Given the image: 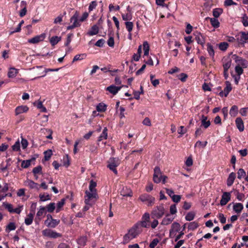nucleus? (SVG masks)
I'll return each instance as SVG.
<instances>
[{"mask_svg": "<svg viewBox=\"0 0 248 248\" xmlns=\"http://www.w3.org/2000/svg\"><path fill=\"white\" fill-rule=\"evenodd\" d=\"M226 87L224 89V96L227 97L232 90L231 83L229 81L225 82Z\"/></svg>", "mask_w": 248, "mask_h": 248, "instance_id": "nucleus-24", "label": "nucleus"}, {"mask_svg": "<svg viewBox=\"0 0 248 248\" xmlns=\"http://www.w3.org/2000/svg\"><path fill=\"white\" fill-rule=\"evenodd\" d=\"M39 198H40V201H41L42 202H45V201H46L47 200H49L50 199V196L48 194H40L39 195Z\"/></svg>", "mask_w": 248, "mask_h": 248, "instance_id": "nucleus-54", "label": "nucleus"}, {"mask_svg": "<svg viewBox=\"0 0 248 248\" xmlns=\"http://www.w3.org/2000/svg\"><path fill=\"white\" fill-rule=\"evenodd\" d=\"M235 71L237 74V76H240L243 73V68L239 65H236L235 67Z\"/></svg>", "mask_w": 248, "mask_h": 248, "instance_id": "nucleus-62", "label": "nucleus"}, {"mask_svg": "<svg viewBox=\"0 0 248 248\" xmlns=\"http://www.w3.org/2000/svg\"><path fill=\"white\" fill-rule=\"evenodd\" d=\"M233 211L236 213L237 214H239L241 212L242 210L244 208V206L242 203L238 202V203H233Z\"/></svg>", "mask_w": 248, "mask_h": 248, "instance_id": "nucleus-21", "label": "nucleus"}, {"mask_svg": "<svg viewBox=\"0 0 248 248\" xmlns=\"http://www.w3.org/2000/svg\"><path fill=\"white\" fill-rule=\"evenodd\" d=\"M99 29L97 25H94L92 26L91 30L88 32V34L90 36L96 35L98 33Z\"/></svg>", "mask_w": 248, "mask_h": 248, "instance_id": "nucleus-33", "label": "nucleus"}, {"mask_svg": "<svg viewBox=\"0 0 248 248\" xmlns=\"http://www.w3.org/2000/svg\"><path fill=\"white\" fill-rule=\"evenodd\" d=\"M235 195L236 196V198L239 201H244L245 195L243 193H240L238 190H236Z\"/></svg>", "mask_w": 248, "mask_h": 248, "instance_id": "nucleus-60", "label": "nucleus"}, {"mask_svg": "<svg viewBox=\"0 0 248 248\" xmlns=\"http://www.w3.org/2000/svg\"><path fill=\"white\" fill-rule=\"evenodd\" d=\"M16 75V69L14 67H11L9 68L8 76L9 78H14Z\"/></svg>", "mask_w": 248, "mask_h": 248, "instance_id": "nucleus-56", "label": "nucleus"}, {"mask_svg": "<svg viewBox=\"0 0 248 248\" xmlns=\"http://www.w3.org/2000/svg\"><path fill=\"white\" fill-rule=\"evenodd\" d=\"M223 13V9L221 8H215L213 10V15L214 18H218Z\"/></svg>", "mask_w": 248, "mask_h": 248, "instance_id": "nucleus-35", "label": "nucleus"}, {"mask_svg": "<svg viewBox=\"0 0 248 248\" xmlns=\"http://www.w3.org/2000/svg\"><path fill=\"white\" fill-rule=\"evenodd\" d=\"M46 213V207L41 206L40 207V209H39V211L37 212L36 216H37V217H38L39 220H41V218L40 217L43 216V215Z\"/></svg>", "mask_w": 248, "mask_h": 248, "instance_id": "nucleus-34", "label": "nucleus"}, {"mask_svg": "<svg viewBox=\"0 0 248 248\" xmlns=\"http://www.w3.org/2000/svg\"><path fill=\"white\" fill-rule=\"evenodd\" d=\"M207 50L209 53V55L211 57L213 58L214 56V55H215V51H214V49L213 48V46L210 43H207Z\"/></svg>", "mask_w": 248, "mask_h": 248, "instance_id": "nucleus-37", "label": "nucleus"}, {"mask_svg": "<svg viewBox=\"0 0 248 248\" xmlns=\"http://www.w3.org/2000/svg\"><path fill=\"white\" fill-rule=\"evenodd\" d=\"M97 184L93 180H92L90 182L89 184V190L91 192L96 191L95 187L96 186Z\"/></svg>", "mask_w": 248, "mask_h": 248, "instance_id": "nucleus-45", "label": "nucleus"}, {"mask_svg": "<svg viewBox=\"0 0 248 248\" xmlns=\"http://www.w3.org/2000/svg\"><path fill=\"white\" fill-rule=\"evenodd\" d=\"M16 229V224L14 222L10 223L7 226L5 229L6 232H9L11 231H13Z\"/></svg>", "mask_w": 248, "mask_h": 248, "instance_id": "nucleus-44", "label": "nucleus"}, {"mask_svg": "<svg viewBox=\"0 0 248 248\" xmlns=\"http://www.w3.org/2000/svg\"><path fill=\"white\" fill-rule=\"evenodd\" d=\"M61 40V37L57 36H52L50 39V43L52 46H55Z\"/></svg>", "mask_w": 248, "mask_h": 248, "instance_id": "nucleus-41", "label": "nucleus"}, {"mask_svg": "<svg viewBox=\"0 0 248 248\" xmlns=\"http://www.w3.org/2000/svg\"><path fill=\"white\" fill-rule=\"evenodd\" d=\"M47 219L45 221V224L49 228H55L60 222L59 219H54L50 214L46 215Z\"/></svg>", "mask_w": 248, "mask_h": 248, "instance_id": "nucleus-4", "label": "nucleus"}, {"mask_svg": "<svg viewBox=\"0 0 248 248\" xmlns=\"http://www.w3.org/2000/svg\"><path fill=\"white\" fill-rule=\"evenodd\" d=\"M97 2L96 1H92L90 3V5H89V12H91L92 11H93V9H94L97 6Z\"/></svg>", "mask_w": 248, "mask_h": 248, "instance_id": "nucleus-63", "label": "nucleus"}, {"mask_svg": "<svg viewBox=\"0 0 248 248\" xmlns=\"http://www.w3.org/2000/svg\"><path fill=\"white\" fill-rule=\"evenodd\" d=\"M228 46H229V45H228V43L223 42L220 43L219 44L218 47H219V49H220L221 50L225 51L227 49Z\"/></svg>", "mask_w": 248, "mask_h": 248, "instance_id": "nucleus-55", "label": "nucleus"}, {"mask_svg": "<svg viewBox=\"0 0 248 248\" xmlns=\"http://www.w3.org/2000/svg\"><path fill=\"white\" fill-rule=\"evenodd\" d=\"M44 159L46 161H48L52 155L51 150H48L44 152Z\"/></svg>", "mask_w": 248, "mask_h": 248, "instance_id": "nucleus-48", "label": "nucleus"}, {"mask_svg": "<svg viewBox=\"0 0 248 248\" xmlns=\"http://www.w3.org/2000/svg\"><path fill=\"white\" fill-rule=\"evenodd\" d=\"M86 56L85 54L76 55L73 58L72 62H74L78 60H81Z\"/></svg>", "mask_w": 248, "mask_h": 248, "instance_id": "nucleus-58", "label": "nucleus"}, {"mask_svg": "<svg viewBox=\"0 0 248 248\" xmlns=\"http://www.w3.org/2000/svg\"><path fill=\"white\" fill-rule=\"evenodd\" d=\"M46 210L49 213H52L56 208L55 203L51 202L48 205H47L46 207Z\"/></svg>", "mask_w": 248, "mask_h": 248, "instance_id": "nucleus-36", "label": "nucleus"}, {"mask_svg": "<svg viewBox=\"0 0 248 248\" xmlns=\"http://www.w3.org/2000/svg\"><path fill=\"white\" fill-rule=\"evenodd\" d=\"M112 19L115 23V25L117 28V35L118 37H119V31L120 30V26H119V21L118 20L117 18L115 16H113Z\"/></svg>", "mask_w": 248, "mask_h": 248, "instance_id": "nucleus-52", "label": "nucleus"}, {"mask_svg": "<svg viewBox=\"0 0 248 248\" xmlns=\"http://www.w3.org/2000/svg\"><path fill=\"white\" fill-rule=\"evenodd\" d=\"M236 37L239 45L244 46L245 44L248 41V32L241 31L240 35L236 36Z\"/></svg>", "mask_w": 248, "mask_h": 248, "instance_id": "nucleus-7", "label": "nucleus"}, {"mask_svg": "<svg viewBox=\"0 0 248 248\" xmlns=\"http://www.w3.org/2000/svg\"><path fill=\"white\" fill-rule=\"evenodd\" d=\"M237 128L240 132H242L244 130V125L243 120L240 117H237L235 121Z\"/></svg>", "mask_w": 248, "mask_h": 248, "instance_id": "nucleus-19", "label": "nucleus"}, {"mask_svg": "<svg viewBox=\"0 0 248 248\" xmlns=\"http://www.w3.org/2000/svg\"><path fill=\"white\" fill-rule=\"evenodd\" d=\"M232 63V60L231 59H229L226 62L223 63V69L226 71H228V69L230 68Z\"/></svg>", "mask_w": 248, "mask_h": 248, "instance_id": "nucleus-59", "label": "nucleus"}, {"mask_svg": "<svg viewBox=\"0 0 248 248\" xmlns=\"http://www.w3.org/2000/svg\"><path fill=\"white\" fill-rule=\"evenodd\" d=\"M29 109L27 106L22 105L16 107V122H19L24 119V116L19 114L27 112Z\"/></svg>", "mask_w": 248, "mask_h": 248, "instance_id": "nucleus-5", "label": "nucleus"}, {"mask_svg": "<svg viewBox=\"0 0 248 248\" xmlns=\"http://www.w3.org/2000/svg\"><path fill=\"white\" fill-rule=\"evenodd\" d=\"M45 38V34H41L39 35L35 36V37L29 39L28 42L31 44H37L44 40Z\"/></svg>", "mask_w": 248, "mask_h": 248, "instance_id": "nucleus-15", "label": "nucleus"}, {"mask_svg": "<svg viewBox=\"0 0 248 248\" xmlns=\"http://www.w3.org/2000/svg\"><path fill=\"white\" fill-rule=\"evenodd\" d=\"M238 112V108L236 105H233L230 110V114L232 117H235Z\"/></svg>", "mask_w": 248, "mask_h": 248, "instance_id": "nucleus-29", "label": "nucleus"}, {"mask_svg": "<svg viewBox=\"0 0 248 248\" xmlns=\"http://www.w3.org/2000/svg\"><path fill=\"white\" fill-rule=\"evenodd\" d=\"M207 117L202 115L201 126H203L205 129L207 128L211 124L210 121L209 120L207 121Z\"/></svg>", "mask_w": 248, "mask_h": 248, "instance_id": "nucleus-27", "label": "nucleus"}, {"mask_svg": "<svg viewBox=\"0 0 248 248\" xmlns=\"http://www.w3.org/2000/svg\"><path fill=\"white\" fill-rule=\"evenodd\" d=\"M199 227L198 223L196 221L191 222L189 223L188 229L191 231H194Z\"/></svg>", "mask_w": 248, "mask_h": 248, "instance_id": "nucleus-42", "label": "nucleus"}, {"mask_svg": "<svg viewBox=\"0 0 248 248\" xmlns=\"http://www.w3.org/2000/svg\"><path fill=\"white\" fill-rule=\"evenodd\" d=\"M33 105L34 106H36L37 108L40 109V111L42 112H46V108L45 107H44L42 104V102L41 101L38 102H34L33 103Z\"/></svg>", "mask_w": 248, "mask_h": 248, "instance_id": "nucleus-32", "label": "nucleus"}, {"mask_svg": "<svg viewBox=\"0 0 248 248\" xmlns=\"http://www.w3.org/2000/svg\"><path fill=\"white\" fill-rule=\"evenodd\" d=\"M33 218V214H31V213H30L28 215V217L27 218H26L25 219V224L27 225H31L32 222Z\"/></svg>", "mask_w": 248, "mask_h": 248, "instance_id": "nucleus-40", "label": "nucleus"}, {"mask_svg": "<svg viewBox=\"0 0 248 248\" xmlns=\"http://www.w3.org/2000/svg\"><path fill=\"white\" fill-rule=\"evenodd\" d=\"M174 219V217H171L170 214L167 213L163 218L161 224L162 225H168L171 223Z\"/></svg>", "mask_w": 248, "mask_h": 248, "instance_id": "nucleus-18", "label": "nucleus"}, {"mask_svg": "<svg viewBox=\"0 0 248 248\" xmlns=\"http://www.w3.org/2000/svg\"><path fill=\"white\" fill-rule=\"evenodd\" d=\"M107 168L112 170L115 174H118L116 168L120 165V160L117 157H110L107 162Z\"/></svg>", "mask_w": 248, "mask_h": 248, "instance_id": "nucleus-3", "label": "nucleus"}, {"mask_svg": "<svg viewBox=\"0 0 248 248\" xmlns=\"http://www.w3.org/2000/svg\"><path fill=\"white\" fill-rule=\"evenodd\" d=\"M181 229L180 225L179 223L174 222H173L171 226V229L170 230V235H175L177 232L180 231Z\"/></svg>", "mask_w": 248, "mask_h": 248, "instance_id": "nucleus-16", "label": "nucleus"}, {"mask_svg": "<svg viewBox=\"0 0 248 248\" xmlns=\"http://www.w3.org/2000/svg\"><path fill=\"white\" fill-rule=\"evenodd\" d=\"M140 225V222L135 225L131 229L129 230L128 233L133 238H136L139 233V231H138L139 226Z\"/></svg>", "mask_w": 248, "mask_h": 248, "instance_id": "nucleus-14", "label": "nucleus"}, {"mask_svg": "<svg viewBox=\"0 0 248 248\" xmlns=\"http://www.w3.org/2000/svg\"><path fill=\"white\" fill-rule=\"evenodd\" d=\"M143 47L144 50V56H148L149 53L150 46L147 41H144L143 43Z\"/></svg>", "mask_w": 248, "mask_h": 248, "instance_id": "nucleus-30", "label": "nucleus"}, {"mask_svg": "<svg viewBox=\"0 0 248 248\" xmlns=\"http://www.w3.org/2000/svg\"><path fill=\"white\" fill-rule=\"evenodd\" d=\"M3 205L9 212L12 213H16V209L13 208L12 204L4 202Z\"/></svg>", "mask_w": 248, "mask_h": 248, "instance_id": "nucleus-39", "label": "nucleus"}, {"mask_svg": "<svg viewBox=\"0 0 248 248\" xmlns=\"http://www.w3.org/2000/svg\"><path fill=\"white\" fill-rule=\"evenodd\" d=\"M195 216V213L194 212H188L185 217L187 221H191L194 219Z\"/></svg>", "mask_w": 248, "mask_h": 248, "instance_id": "nucleus-46", "label": "nucleus"}, {"mask_svg": "<svg viewBox=\"0 0 248 248\" xmlns=\"http://www.w3.org/2000/svg\"><path fill=\"white\" fill-rule=\"evenodd\" d=\"M246 176V172L243 169H239L237 171V178L241 179Z\"/></svg>", "mask_w": 248, "mask_h": 248, "instance_id": "nucleus-51", "label": "nucleus"}, {"mask_svg": "<svg viewBox=\"0 0 248 248\" xmlns=\"http://www.w3.org/2000/svg\"><path fill=\"white\" fill-rule=\"evenodd\" d=\"M165 211L163 205L155 207L151 212V218H161L165 215Z\"/></svg>", "mask_w": 248, "mask_h": 248, "instance_id": "nucleus-2", "label": "nucleus"}, {"mask_svg": "<svg viewBox=\"0 0 248 248\" xmlns=\"http://www.w3.org/2000/svg\"><path fill=\"white\" fill-rule=\"evenodd\" d=\"M231 193L232 192H224L223 193L220 201V204L221 206L225 205L231 200Z\"/></svg>", "mask_w": 248, "mask_h": 248, "instance_id": "nucleus-11", "label": "nucleus"}, {"mask_svg": "<svg viewBox=\"0 0 248 248\" xmlns=\"http://www.w3.org/2000/svg\"><path fill=\"white\" fill-rule=\"evenodd\" d=\"M98 198L96 191L89 192L87 190L85 192V203L87 205L90 204V201L93 199H97Z\"/></svg>", "mask_w": 248, "mask_h": 248, "instance_id": "nucleus-10", "label": "nucleus"}, {"mask_svg": "<svg viewBox=\"0 0 248 248\" xmlns=\"http://www.w3.org/2000/svg\"><path fill=\"white\" fill-rule=\"evenodd\" d=\"M193 35L197 43L203 46L205 43V38L201 33L196 31L194 32Z\"/></svg>", "mask_w": 248, "mask_h": 248, "instance_id": "nucleus-13", "label": "nucleus"}, {"mask_svg": "<svg viewBox=\"0 0 248 248\" xmlns=\"http://www.w3.org/2000/svg\"><path fill=\"white\" fill-rule=\"evenodd\" d=\"M159 242V240L157 238L154 239L150 243L149 247L150 248H155Z\"/></svg>", "mask_w": 248, "mask_h": 248, "instance_id": "nucleus-64", "label": "nucleus"}, {"mask_svg": "<svg viewBox=\"0 0 248 248\" xmlns=\"http://www.w3.org/2000/svg\"><path fill=\"white\" fill-rule=\"evenodd\" d=\"M78 15L76 12L70 18V22H73L72 25H75L76 28L80 26V21L78 19Z\"/></svg>", "mask_w": 248, "mask_h": 248, "instance_id": "nucleus-20", "label": "nucleus"}, {"mask_svg": "<svg viewBox=\"0 0 248 248\" xmlns=\"http://www.w3.org/2000/svg\"><path fill=\"white\" fill-rule=\"evenodd\" d=\"M31 165V160H23L21 162V166L22 168L27 169Z\"/></svg>", "mask_w": 248, "mask_h": 248, "instance_id": "nucleus-57", "label": "nucleus"}, {"mask_svg": "<svg viewBox=\"0 0 248 248\" xmlns=\"http://www.w3.org/2000/svg\"><path fill=\"white\" fill-rule=\"evenodd\" d=\"M132 239H133V238L132 237L130 234L128 233L125 234L123 237V244H125L128 243L130 240Z\"/></svg>", "mask_w": 248, "mask_h": 248, "instance_id": "nucleus-53", "label": "nucleus"}, {"mask_svg": "<svg viewBox=\"0 0 248 248\" xmlns=\"http://www.w3.org/2000/svg\"><path fill=\"white\" fill-rule=\"evenodd\" d=\"M209 19L210 21V23L211 25L215 28H217L220 26V23L218 21V19L216 18H210L207 17L206 19Z\"/></svg>", "mask_w": 248, "mask_h": 248, "instance_id": "nucleus-26", "label": "nucleus"}, {"mask_svg": "<svg viewBox=\"0 0 248 248\" xmlns=\"http://www.w3.org/2000/svg\"><path fill=\"white\" fill-rule=\"evenodd\" d=\"M150 77L151 82L154 86L156 87L159 84V81L158 79H154L155 75L151 74L150 75Z\"/></svg>", "mask_w": 248, "mask_h": 248, "instance_id": "nucleus-50", "label": "nucleus"}, {"mask_svg": "<svg viewBox=\"0 0 248 248\" xmlns=\"http://www.w3.org/2000/svg\"><path fill=\"white\" fill-rule=\"evenodd\" d=\"M27 3L25 1H22L21 2V7L22 8L19 12V16L21 17H23L27 13L26 8Z\"/></svg>", "mask_w": 248, "mask_h": 248, "instance_id": "nucleus-23", "label": "nucleus"}, {"mask_svg": "<svg viewBox=\"0 0 248 248\" xmlns=\"http://www.w3.org/2000/svg\"><path fill=\"white\" fill-rule=\"evenodd\" d=\"M232 58L235 60V62L237 63V65H241L243 68L247 67L248 62L246 60L243 59L236 54L233 55Z\"/></svg>", "mask_w": 248, "mask_h": 248, "instance_id": "nucleus-9", "label": "nucleus"}, {"mask_svg": "<svg viewBox=\"0 0 248 248\" xmlns=\"http://www.w3.org/2000/svg\"><path fill=\"white\" fill-rule=\"evenodd\" d=\"M122 87L123 86L117 87L114 85H111L106 88V91L109 92L113 95H115L122 89Z\"/></svg>", "mask_w": 248, "mask_h": 248, "instance_id": "nucleus-17", "label": "nucleus"}, {"mask_svg": "<svg viewBox=\"0 0 248 248\" xmlns=\"http://www.w3.org/2000/svg\"><path fill=\"white\" fill-rule=\"evenodd\" d=\"M207 144V141L202 142L200 140L197 141L195 144V147L204 148Z\"/></svg>", "mask_w": 248, "mask_h": 248, "instance_id": "nucleus-61", "label": "nucleus"}, {"mask_svg": "<svg viewBox=\"0 0 248 248\" xmlns=\"http://www.w3.org/2000/svg\"><path fill=\"white\" fill-rule=\"evenodd\" d=\"M235 178V173L232 172L229 174L227 180V185L228 186H231L232 185Z\"/></svg>", "mask_w": 248, "mask_h": 248, "instance_id": "nucleus-22", "label": "nucleus"}, {"mask_svg": "<svg viewBox=\"0 0 248 248\" xmlns=\"http://www.w3.org/2000/svg\"><path fill=\"white\" fill-rule=\"evenodd\" d=\"M130 7L128 6L127 8V10L129 12L126 13V14H123L122 15V18L124 21H128L131 20L132 18V14L130 13V10H129Z\"/></svg>", "mask_w": 248, "mask_h": 248, "instance_id": "nucleus-28", "label": "nucleus"}, {"mask_svg": "<svg viewBox=\"0 0 248 248\" xmlns=\"http://www.w3.org/2000/svg\"><path fill=\"white\" fill-rule=\"evenodd\" d=\"M140 199L142 202H146L148 206H150L155 203V198L148 194H144L140 196Z\"/></svg>", "mask_w": 248, "mask_h": 248, "instance_id": "nucleus-6", "label": "nucleus"}, {"mask_svg": "<svg viewBox=\"0 0 248 248\" xmlns=\"http://www.w3.org/2000/svg\"><path fill=\"white\" fill-rule=\"evenodd\" d=\"M153 221L150 223V215L148 213H144L141 217L140 222V226L143 228H149L151 227L152 229H155L158 224V218H152Z\"/></svg>", "mask_w": 248, "mask_h": 248, "instance_id": "nucleus-1", "label": "nucleus"}, {"mask_svg": "<svg viewBox=\"0 0 248 248\" xmlns=\"http://www.w3.org/2000/svg\"><path fill=\"white\" fill-rule=\"evenodd\" d=\"M64 203L65 200L64 199H62L57 203V208L56 210V212L57 213H59L61 211L62 208L63 207Z\"/></svg>", "mask_w": 248, "mask_h": 248, "instance_id": "nucleus-38", "label": "nucleus"}, {"mask_svg": "<svg viewBox=\"0 0 248 248\" xmlns=\"http://www.w3.org/2000/svg\"><path fill=\"white\" fill-rule=\"evenodd\" d=\"M162 177L160 169L159 167H155L154 169V174L153 175V181L155 183H159L161 181Z\"/></svg>", "mask_w": 248, "mask_h": 248, "instance_id": "nucleus-12", "label": "nucleus"}, {"mask_svg": "<svg viewBox=\"0 0 248 248\" xmlns=\"http://www.w3.org/2000/svg\"><path fill=\"white\" fill-rule=\"evenodd\" d=\"M125 25L126 29L127 31H128V32H131L133 30L134 26L133 22L130 21H127L125 22Z\"/></svg>", "mask_w": 248, "mask_h": 248, "instance_id": "nucleus-49", "label": "nucleus"}, {"mask_svg": "<svg viewBox=\"0 0 248 248\" xmlns=\"http://www.w3.org/2000/svg\"><path fill=\"white\" fill-rule=\"evenodd\" d=\"M42 167L41 165H39L32 170V173L34 176H36V174H42Z\"/></svg>", "mask_w": 248, "mask_h": 248, "instance_id": "nucleus-43", "label": "nucleus"}, {"mask_svg": "<svg viewBox=\"0 0 248 248\" xmlns=\"http://www.w3.org/2000/svg\"><path fill=\"white\" fill-rule=\"evenodd\" d=\"M42 232L43 236L52 238L60 237L62 236L61 233L49 229H46L44 230Z\"/></svg>", "mask_w": 248, "mask_h": 248, "instance_id": "nucleus-8", "label": "nucleus"}, {"mask_svg": "<svg viewBox=\"0 0 248 248\" xmlns=\"http://www.w3.org/2000/svg\"><path fill=\"white\" fill-rule=\"evenodd\" d=\"M108 128L105 127L103 130L98 138L97 141L100 142L102 141L103 140H107L108 139Z\"/></svg>", "mask_w": 248, "mask_h": 248, "instance_id": "nucleus-25", "label": "nucleus"}, {"mask_svg": "<svg viewBox=\"0 0 248 248\" xmlns=\"http://www.w3.org/2000/svg\"><path fill=\"white\" fill-rule=\"evenodd\" d=\"M107 106L104 103H100L97 105L96 109L98 112H103L107 110Z\"/></svg>", "mask_w": 248, "mask_h": 248, "instance_id": "nucleus-31", "label": "nucleus"}, {"mask_svg": "<svg viewBox=\"0 0 248 248\" xmlns=\"http://www.w3.org/2000/svg\"><path fill=\"white\" fill-rule=\"evenodd\" d=\"M28 186L31 188H36L38 189V184L34 182L32 180H29L27 181Z\"/></svg>", "mask_w": 248, "mask_h": 248, "instance_id": "nucleus-47", "label": "nucleus"}]
</instances>
